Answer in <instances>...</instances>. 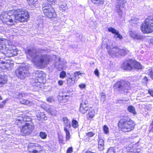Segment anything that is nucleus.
<instances>
[{
  "mask_svg": "<svg viewBox=\"0 0 153 153\" xmlns=\"http://www.w3.org/2000/svg\"><path fill=\"white\" fill-rule=\"evenodd\" d=\"M91 2L94 5L97 6L102 5L104 2V0H91Z\"/></svg>",
  "mask_w": 153,
  "mask_h": 153,
  "instance_id": "20",
  "label": "nucleus"
},
{
  "mask_svg": "<svg viewBox=\"0 0 153 153\" xmlns=\"http://www.w3.org/2000/svg\"><path fill=\"white\" fill-rule=\"evenodd\" d=\"M140 28L143 33L149 34L153 32V14L148 16L145 19Z\"/></svg>",
  "mask_w": 153,
  "mask_h": 153,
  "instance_id": "5",
  "label": "nucleus"
},
{
  "mask_svg": "<svg viewBox=\"0 0 153 153\" xmlns=\"http://www.w3.org/2000/svg\"><path fill=\"white\" fill-rule=\"evenodd\" d=\"M113 87L114 91L127 92L131 89V84L128 81L121 80L116 82L114 85Z\"/></svg>",
  "mask_w": 153,
  "mask_h": 153,
  "instance_id": "8",
  "label": "nucleus"
},
{
  "mask_svg": "<svg viewBox=\"0 0 153 153\" xmlns=\"http://www.w3.org/2000/svg\"><path fill=\"white\" fill-rule=\"evenodd\" d=\"M59 10L62 11H65L67 8L66 5L64 3L61 4L59 6Z\"/></svg>",
  "mask_w": 153,
  "mask_h": 153,
  "instance_id": "33",
  "label": "nucleus"
},
{
  "mask_svg": "<svg viewBox=\"0 0 153 153\" xmlns=\"http://www.w3.org/2000/svg\"><path fill=\"white\" fill-rule=\"evenodd\" d=\"M73 151V149L72 147L71 146L67 149L66 153H71Z\"/></svg>",
  "mask_w": 153,
  "mask_h": 153,
  "instance_id": "40",
  "label": "nucleus"
},
{
  "mask_svg": "<svg viewBox=\"0 0 153 153\" xmlns=\"http://www.w3.org/2000/svg\"><path fill=\"white\" fill-rule=\"evenodd\" d=\"M150 125L151 126H153V119L152 120V121L150 123Z\"/></svg>",
  "mask_w": 153,
  "mask_h": 153,
  "instance_id": "54",
  "label": "nucleus"
},
{
  "mask_svg": "<svg viewBox=\"0 0 153 153\" xmlns=\"http://www.w3.org/2000/svg\"><path fill=\"white\" fill-rule=\"evenodd\" d=\"M148 131L149 132H153V127H152L151 129H149Z\"/></svg>",
  "mask_w": 153,
  "mask_h": 153,
  "instance_id": "51",
  "label": "nucleus"
},
{
  "mask_svg": "<svg viewBox=\"0 0 153 153\" xmlns=\"http://www.w3.org/2000/svg\"><path fill=\"white\" fill-rule=\"evenodd\" d=\"M42 83L39 82V81H36L33 82L32 85L35 88H36L38 89H39V88H41L42 86Z\"/></svg>",
  "mask_w": 153,
  "mask_h": 153,
  "instance_id": "26",
  "label": "nucleus"
},
{
  "mask_svg": "<svg viewBox=\"0 0 153 153\" xmlns=\"http://www.w3.org/2000/svg\"><path fill=\"white\" fill-rule=\"evenodd\" d=\"M117 5L120 8L122 5H123L126 2L125 0H117Z\"/></svg>",
  "mask_w": 153,
  "mask_h": 153,
  "instance_id": "30",
  "label": "nucleus"
},
{
  "mask_svg": "<svg viewBox=\"0 0 153 153\" xmlns=\"http://www.w3.org/2000/svg\"><path fill=\"white\" fill-rule=\"evenodd\" d=\"M134 60L132 59L125 61L122 64L121 68L125 70L131 71L134 69Z\"/></svg>",
  "mask_w": 153,
  "mask_h": 153,
  "instance_id": "11",
  "label": "nucleus"
},
{
  "mask_svg": "<svg viewBox=\"0 0 153 153\" xmlns=\"http://www.w3.org/2000/svg\"><path fill=\"white\" fill-rule=\"evenodd\" d=\"M71 125L74 128H76L79 126L77 120L74 119H72V120Z\"/></svg>",
  "mask_w": 153,
  "mask_h": 153,
  "instance_id": "28",
  "label": "nucleus"
},
{
  "mask_svg": "<svg viewBox=\"0 0 153 153\" xmlns=\"http://www.w3.org/2000/svg\"><path fill=\"white\" fill-rule=\"evenodd\" d=\"M148 75L153 80V69L152 68H150L149 70Z\"/></svg>",
  "mask_w": 153,
  "mask_h": 153,
  "instance_id": "39",
  "label": "nucleus"
},
{
  "mask_svg": "<svg viewBox=\"0 0 153 153\" xmlns=\"http://www.w3.org/2000/svg\"><path fill=\"white\" fill-rule=\"evenodd\" d=\"M70 97L69 95H62V96H59V99L60 100L64 102H67L68 100V99Z\"/></svg>",
  "mask_w": 153,
  "mask_h": 153,
  "instance_id": "27",
  "label": "nucleus"
},
{
  "mask_svg": "<svg viewBox=\"0 0 153 153\" xmlns=\"http://www.w3.org/2000/svg\"><path fill=\"white\" fill-rule=\"evenodd\" d=\"M103 130L104 133L105 134H107L109 133V128L106 125H104L103 126Z\"/></svg>",
  "mask_w": 153,
  "mask_h": 153,
  "instance_id": "34",
  "label": "nucleus"
},
{
  "mask_svg": "<svg viewBox=\"0 0 153 153\" xmlns=\"http://www.w3.org/2000/svg\"><path fill=\"white\" fill-rule=\"evenodd\" d=\"M29 5L31 6H36L38 3V0H27Z\"/></svg>",
  "mask_w": 153,
  "mask_h": 153,
  "instance_id": "24",
  "label": "nucleus"
},
{
  "mask_svg": "<svg viewBox=\"0 0 153 153\" xmlns=\"http://www.w3.org/2000/svg\"><path fill=\"white\" fill-rule=\"evenodd\" d=\"M86 134L88 137L91 138L94 136L95 133L92 131H89L86 133Z\"/></svg>",
  "mask_w": 153,
  "mask_h": 153,
  "instance_id": "38",
  "label": "nucleus"
},
{
  "mask_svg": "<svg viewBox=\"0 0 153 153\" xmlns=\"http://www.w3.org/2000/svg\"><path fill=\"white\" fill-rule=\"evenodd\" d=\"M66 76V73L64 71H62L59 74V77L63 79L65 78Z\"/></svg>",
  "mask_w": 153,
  "mask_h": 153,
  "instance_id": "37",
  "label": "nucleus"
},
{
  "mask_svg": "<svg viewBox=\"0 0 153 153\" xmlns=\"http://www.w3.org/2000/svg\"><path fill=\"white\" fill-rule=\"evenodd\" d=\"M88 103L87 100L82 101L80 104L79 108V112L84 114H85L89 109Z\"/></svg>",
  "mask_w": 153,
  "mask_h": 153,
  "instance_id": "13",
  "label": "nucleus"
},
{
  "mask_svg": "<svg viewBox=\"0 0 153 153\" xmlns=\"http://www.w3.org/2000/svg\"><path fill=\"white\" fill-rule=\"evenodd\" d=\"M29 17L28 11L22 8L3 11L0 15V20L8 26L14 25L15 20L22 23L27 22Z\"/></svg>",
  "mask_w": 153,
  "mask_h": 153,
  "instance_id": "1",
  "label": "nucleus"
},
{
  "mask_svg": "<svg viewBox=\"0 0 153 153\" xmlns=\"http://www.w3.org/2000/svg\"><path fill=\"white\" fill-rule=\"evenodd\" d=\"M39 78V77H36V78L37 79L38 78Z\"/></svg>",
  "mask_w": 153,
  "mask_h": 153,
  "instance_id": "56",
  "label": "nucleus"
},
{
  "mask_svg": "<svg viewBox=\"0 0 153 153\" xmlns=\"http://www.w3.org/2000/svg\"><path fill=\"white\" fill-rule=\"evenodd\" d=\"M50 59L49 55L44 54L40 56L36 55L32 58L31 61L34 65L37 67H41L43 65H47L49 64Z\"/></svg>",
  "mask_w": 153,
  "mask_h": 153,
  "instance_id": "6",
  "label": "nucleus"
},
{
  "mask_svg": "<svg viewBox=\"0 0 153 153\" xmlns=\"http://www.w3.org/2000/svg\"><path fill=\"white\" fill-rule=\"evenodd\" d=\"M127 110L129 112L133 114L134 115L137 114L134 107L132 105H130L128 106Z\"/></svg>",
  "mask_w": 153,
  "mask_h": 153,
  "instance_id": "25",
  "label": "nucleus"
},
{
  "mask_svg": "<svg viewBox=\"0 0 153 153\" xmlns=\"http://www.w3.org/2000/svg\"><path fill=\"white\" fill-rule=\"evenodd\" d=\"M3 99V98L0 95V100H1Z\"/></svg>",
  "mask_w": 153,
  "mask_h": 153,
  "instance_id": "55",
  "label": "nucleus"
},
{
  "mask_svg": "<svg viewBox=\"0 0 153 153\" xmlns=\"http://www.w3.org/2000/svg\"><path fill=\"white\" fill-rule=\"evenodd\" d=\"M39 136L42 139H45L47 138V134L45 132L40 131L39 133Z\"/></svg>",
  "mask_w": 153,
  "mask_h": 153,
  "instance_id": "31",
  "label": "nucleus"
},
{
  "mask_svg": "<svg viewBox=\"0 0 153 153\" xmlns=\"http://www.w3.org/2000/svg\"><path fill=\"white\" fill-rule=\"evenodd\" d=\"M127 152L128 153H136V151H134V149L132 147H128L127 149Z\"/></svg>",
  "mask_w": 153,
  "mask_h": 153,
  "instance_id": "32",
  "label": "nucleus"
},
{
  "mask_svg": "<svg viewBox=\"0 0 153 153\" xmlns=\"http://www.w3.org/2000/svg\"><path fill=\"white\" fill-rule=\"evenodd\" d=\"M85 153H94V152H91V151H86Z\"/></svg>",
  "mask_w": 153,
  "mask_h": 153,
  "instance_id": "53",
  "label": "nucleus"
},
{
  "mask_svg": "<svg viewBox=\"0 0 153 153\" xmlns=\"http://www.w3.org/2000/svg\"><path fill=\"white\" fill-rule=\"evenodd\" d=\"M35 147H41V146L37 143H30L27 146V150L29 153H31V151L33 150Z\"/></svg>",
  "mask_w": 153,
  "mask_h": 153,
  "instance_id": "18",
  "label": "nucleus"
},
{
  "mask_svg": "<svg viewBox=\"0 0 153 153\" xmlns=\"http://www.w3.org/2000/svg\"><path fill=\"white\" fill-rule=\"evenodd\" d=\"M4 60H0V69L10 70L13 68L14 64L10 60L4 58Z\"/></svg>",
  "mask_w": 153,
  "mask_h": 153,
  "instance_id": "9",
  "label": "nucleus"
},
{
  "mask_svg": "<svg viewBox=\"0 0 153 153\" xmlns=\"http://www.w3.org/2000/svg\"><path fill=\"white\" fill-rule=\"evenodd\" d=\"M96 114L95 110L93 107H90L88 112L86 115L87 119L90 121L93 120Z\"/></svg>",
  "mask_w": 153,
  "mask_h": 153,
  "instance_id": "14",
  "label": "nucleus"
},
{
  "mask_svg": "<svg viewBox=\"0 0 153 153\" xmlns=\"http://www.w3.org/2000/svg\"><path fill=\"white\" fill-rule=\"evenodd\" d=\"M144 79L145 80V81L146 82H147L148 81L147 78L146 76H145L144 77Z\"/></svg>",
  "mask_w": 153,
  "mask_h": 153,
  "instance_id": "52",
  "label": "nucleus"
},
{
  "mask_svg": "<svg viewBox=\"0 0 153 153\" xmlns=\"http://www.w3.org/2000/svg\"><path fill=\"white\" fill-rule=\"evenodd\" d=\"M8 101L7 99H6L3 100L1 102H0V108H4L6 103Z\"/></svg>",
  "mask_w": 153,
  "mask_h": 153,
  "instance_id": "35",
  "label": "nucleus"
},
{
  "mask_svg": "<svg viewBox=\"0 0 153 153\" xmlns=\"http://www.w3.org/2000/svg\"><path fill=\"white\" fill-rule=\"evenodd\" d=\"M94 73L95 75H96L97 76H99V72L97 69L96 68L94 71Z\"/></svg>",
  "mask_w": 153,
  "mask_h": 153,
  "instance_id": "43",
  "label": "nucleus"
},
{
  "mask_svg": "<svg viewBox=\"0 0 153 153\" xmlns=\"http://www.w3.org/2000/svg\"><path fill=\"white\" fill-rule=\"evenodd\" d=\"M118 52L121 56H125L127 55V52L126 50L119 49Z\"/></svg>",
  "mask_w": 153,
  "mask_h": 153,
  "instance_id": "29",
  "label": "nucleus"
},
{
  "mask_svg": "<svg viewBox=\"0 0 153 153\" xmlns=\"http://www.w3.org/2000/svg\"><path fill=\"white\" fill-rule=\"evenodd\" d=\"M74 74H76V75L78 76L81 75L82 74V73H80V71H76L75 72Z\"/></svg>",
  "mask_w": 153,
  "mask_h": 153,
  "instance_id": "48",
  "label": "nucleus"
},
{
  "mask_svg": "<svg viewBox=\"0 0 153 153\" xmlns=\"http://www.w3.org/2000/svg\"><path fill=\"white\" fill-rule=\"evenodd\" d=\"M58 83L59 85H62L63 84V81L61 80H59L58 81Z\"/></svg>",
  "mask_w": 153,
  "mask_h": 153,
  "instance_id": "47",
  "label": "nucleus"
},
{
  "mask_svg": "<svg viewBox=\"0 0 153 153\" xmlns=\"http://www.w3.org/2000/svg\"><path fill=\"white\" fill-rule=\"evenodd\" d=\"M62 120L65 125L64 128V130L66 133V140L68 141L70 139V133L68 130V129L71 127L70 122L67 117H63Z\"/></svg>",
  "mask_w": 153,
  "mask_h": 153,
  "instance_id": "10",
  "label": "nucleus"
},
{
  "mask_svg": "<svg viewBox=\"0 0 153 153\" xmlns=\"http://www.w3.org/2000/svg\"><path fill=\"white\" fill-rule=\"evenodd\" d=\"M104 141L101 139H99L98 142V148L101 151L104 149Z\"/></svg>",
  "mask_w": 153,
  "mask_h": 153,
  "instance_id": "23",
  "label": "nucleus"
},
{
  "mask_svg": "<svg viewBox=\"0 0 153 153\" xmlns=\"http://www.w3.org/2000/svg\"><path fill=\"white\" fill-rule=\"evenodd\" d=\"M42 10L46 17L53 19L57 17V15L52 5L48 3H43L42 5Z\"/></svg>",
  "mask_w": 153,
  "mask_h": 153,
  "instance_id": "7",
  "label": "nucleus"
},
{
  "mask_svg": "<svg viewBox=\"0 0 153 153\" xmlns=\"http://www.w3.org/2000/svg\"><path fill=\"white\" fill-rule=\"evenodd\" d=\"M19 101L20 104L27 106H31L33 103L32 101L27 99H25L22 98Z\"/></svg>",
  "mask_w": 153,
  "mask_h": 153,
  "instance_id": "19",
  "label": "nucleus"
},
{
  "mask_svg": "<svg viewBox=\"0 0 153 153\" xmlns=\"http://www.w3.org/2000/svg\"><path fill=\"white\" fill-rule=\"evenodd\" d=\"M85 86H86L85 84L83 83H81V84H79V87L81 88L82 89L85 88Z\"/></svg>",
  "mask_w": 153,
  "mask_h": 153,
  "instance_id": "45",
  "label": "nucleus"
},
{
  "mask_svg": "<svg viewBox=\"0 0 153 153\" xmlns=\"http://www.w3.org/2000/svg\"><path fill=\"white\" fill-rule=\"evenodd\" d=\"M37 72H39L38 71H36V73H37Z\"/></svg>",
  "mask_w": 153,
  "mask_h": 153,
  "instance_id": "57",
  "label": "nucleus"
},
{
  "mask_svg": "<svg viewBox=\"0 0 153 153\" xmlns=\"http://www.w3.org/2000/svg\"><path fill=\"white\" fill-rule=\"evenodd\" d=\"M134 69L140 70L142 69V67L140 62L134 60Z\"/></svg>",
  "mask_w": 153,
  "mask_h": 153,
  "instance_id": "22",
  "label": "nucleus"
},
{
  "mask_svg": "<svg viewBox=\"0 0 153 153\" xmlns=\"http://www.w3.org/2000/svg\"><path fill=\"white\" fill-rule=\"evenodd\" d=\"M107 153H114L112 149H109Z\"/></svg>",
  "mask_w": 153,
  "mask_h": 153,
  "instance_id": "49",
  "label": "nucleus"
},
{
  "mask_svg": "<svg viewBox=\"0 0 153 153\" xmlns=\"http://www.w3.org/2000/svg\"><path fill=\"white\" fill-rule=\"evenodd\" d=\"M129 34L130 36L134 39L140 40L143 38V36L140 33L136 31L131 30L129 32Z\"/></svg>",
  "mask_w": 153,
  "mask_h": 153,
  "instance_id": "15",
  "label": "nucleus"
},
{
  "mask_svg": "<svg viewBox=\"0 0 153 153\" xmlns=\"http://www.w3.org/2000/svg\"><path fill=\"white\" fill-rule=\"evenodd\" d=\"M47 101L49 102H51L54 101V99L52 97H48L46 100Z\"/></svg>",
  "mask_w": 153,
  "mask_h": 153,
  "instance_id": "41",
  "label": "nucleus"
},
{
  "mask_svg": "<svg viewBox=\"0 0 153 153\" xmlns=\"http://www.w3.org/2000/svg\"><path fill=\"white\" fill-rule=\"evenodd\" d=\"M31 152L33 153H37L38 151L36 150H33L31 151Z\"/></svg>",
  "mask_w": 153,
  "mask_h": 153,
  "instance_id": "50",
  "label": "nucleus"
},
{
  "mask_svg": "<svg viewBox=\"0 0 153 153\" xmlns=\"http://www.w3.org/2000/svg\"><path fill=\"white\" fill-rule=\"evenodd\" d=\"M58 141L59 143H63V140L62 137H59L58 138Z\"/></svg>",
  "mask_w": 153,
  "mask_h": 153,
  "instance_id": "44",
  "label": "nucleus"
},
{
  "mask_svg": "<svg viewBox=\"0 0 153 153\" xmlns=\"http://www.w3.org/2000/svg\"><path fill=\"white\" fill-rule=\"evenodd\" d=\"M7 76L4 75L0 74V88L3 87L5 84L7 83Z\"/></svg>",
  "mask_w": 153,
  "mask_h": 153,
  "instance_id": "17",
  "label": "nucleus"
},
{
  "mask_svg": "<svg viewBox=\"0 0 153 153\" xmlns=\"http://www.w3.org/2000/svg\"><path fill=\"white\" fill-rule=\"evenodd\" d=\"M0 50H4L3 53L6 57L14 56L17 54L16 46L10 40L4 38H0Z\"/></svg>",
  "mask_w": 153,
  "mask_h": 153,
  "instance_id": "4",
  "label": "nucleus"
},
{
  "mask_svg": "<svg viewBox=\"0 0 153 153\" xmlns=\"http://www.w3.org/2000/svg\"><path fill=\"white\" fill-rule=\"evenodd\" d=\"M15 123L19 128H21V133L23 136L30 134L34 128L31 118L26 115H20L15 120Z\"/></svg>",
  "mask_w": 153,
  "mask_h": 153,
  "instance_id": "2",
  "label": "nucleus"
},
{
  "mask_svg": "<svg viewBox=\"0 0 153 153\" xmlns=\"http://www.w3.org/2000/svg\"><path fill=\"white\" fill-rule=\"evenodd\" d=\"M108 32H111L112 33L114 34V36L116 38H119L120 39H123V36L119 33V32L115 28L110 27L108 29Z\"/></svg>",
  "mask_w": 153,
  "mask_h": 153,
  "instance_id": "16",
  "label": "nucleus"
},
{
  "mask_svg": "<svg viewBox=\"0 0 153 153\" xmlns=\"http://www.w3.org/2000/svg\"><path fill=\"white\" fill-rule=\"evenodd\" d=\"M26 94L24 92H17L15 94V98L16 100H20L23 97H25L26 95Z\"/></svg>",
  "mask_w": 153,
  "mask_h": 153,
  "instance_id": "21",
  "label": "nucleus"
},
{
  "mask_svg": "<svg viewBox=\"0 0 153 153\" xmlns=\"http://www.w3.org/2000/svg\"><path fill=\"white\" fill-rule=\"evenodd\" d=\"M148 93L149 94L150 96L153 97V90L152 89H149L148 90Z\"/></svg>",
  "mask_w": 153,
  "mask_h": 153,
  "instance_id": "42",
  "label": "nucleus"
},
{
  "mask_svg": "<svg viewBox=\"0 0 153 153\" xmlns=\"http://www.w3.org/2000/svg\"><path fill=\"white\" fill-rule=\"evenodd\" d=\"M101 97L105 99L106 97L105 94L103 92H101Z\"/></svg>",
  "mask_w": 153,
  "mask_h": 153,
  "instance_id": "46",
  "label": "nucleus"
},
{
  "mask_svg": "<svg viewBox=\"0 0 153 153\" xmlns=\"http://www.w3.org/2000/svg\"><path fill=\"white\" fill-rule=\"evenodd\" d=\"M27 71L25 67L21 66L16 70L15 73L18 78L23 79L25 78L27 75Z\"/></svg>",
  "mask_w": 153,
  "mask_h": 153,
  "instance_id": "12",
  "label": "nucleus"
},
{
  "mask_svg": "<svg viewBox=\"0 0 153 153\" xmlns=\"http://www.w3.org/2000/svg\"><path fill=\"white\" fill-rule=\"evenodd\" d=\"M25 53L28 55L31 56L32 55V50L30 49H27L25 51Z\"/></svg>",
  "mask_w": 153,
  "mask_h": 153,
  "instance_id": "36",
  "label": "nucleus"
},
{
  "mask_svg": "<svg viewBox=\"0 0 153 153\" xmlns=\"http://www.w3.org/2000/svg\"><path fill=\"white\" fill-rule=\"evenodd\" d=\"M135 125V122L128 115L120 116L117 123L119 130L124 133H128L133 131Z\"/></svg>",
  "mask_w": 153,
  "mask_h": 153,
  "instance_id": "3",
  "label": "nucleus"
}]
</instances>
